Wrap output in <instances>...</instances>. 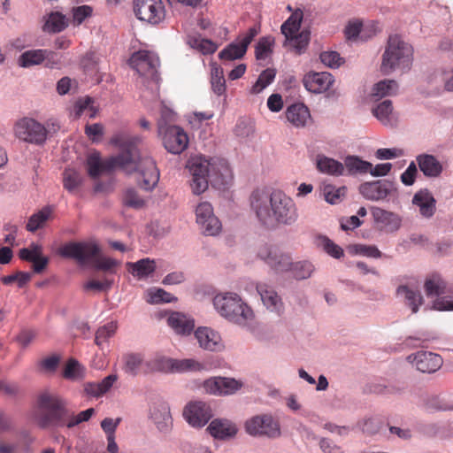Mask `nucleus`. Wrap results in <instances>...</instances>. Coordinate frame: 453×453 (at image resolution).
Masks as SVG:
<instances>
[{"label":"nucleus","mask_w":453,"mask_h":453,"mask_svg":"<svg viewBox=\"0 0 453 453\" xmlns=\"http://www.w3.org/2000/svg\"><path fill=\"white\" fill-rule=\"evenodd\" d=\"M142 139L139 135L118 134L111 139L120 152L103 161V173H111L119 167L127 173L135 172L142 176L141 187L145 190H151L157 184L159 172L154 159L139 149Z\"/></svg>","instance_id":"nucleus-1"},{"label":"nucleus","mask_w":453,"mask_h":453,"mask_svg":"<svg viewBox=\"0 0 453 453\" xmlns=\"http://www.w3.org/2000/svg\"><path fill=\"white\" fill-rule=\"evenodd\" d=\"M250 209L258 223L270 230L280 226H292L298 219L294 200L283 191L257 189L250 197Z\"/></svg>","instance_id":"nucleus-2"},{"label":"nucleus","mask_w":453,"mask_h":453,"mask_svg":"<svg viewBox=\"0 0 453 453\" xmlns=\"http://www.w3.org/2000/svg\"><path fill=\"white\" fill-rule=\"evenodd\" d=\"M193 194L200 195L207 190L209 183L217 188H224L232 180V171L223 158H206L196 156L188 162Z\"/></svg>","instance_id":"nucleus-3"},{"label":"nucleus","mask_w":453,"mask_h":453,"mask_svg":"<svg viewBox=\"0 0 453 453\" xmlns=\"http://www.w3.org/2000/svg\"><path fill=\"white\" fill-rule=\"evenodd\" d=\"M101 249L94 241L70 242L58 249V254L65 258L73 259L79 265L94 262V267L98 271L115 273V268L120 262L108 257L100 256Z\"/></svg>","instance_id":"nucleus-4"},{"label":"nucleus","mask_w":453,"mask_h":453,"mask_svg":"<svg viewBox=\"0 0 453 453\" xmlns=\"http://www.w3.org/2000/svg\"><path fill=\"white\" fill-rule=\"evenodd\" d=\"M213 305L219 314L230 323L250 330L254 320L252 309L235 293L225 292L213 298Z\"/></svg>","instance_id":"nucleus-5"},{"label":"nucleus","mask_w":453,"mask_h":453,"mask_svg":"<svg viewBox=\"0 0 453 453\" xmlns=\"http://www.w3.org/2000/svg\"><path fill=\"white\" fill-rule=\"evenodd\" d=\"M39 408L43 411L40 419V426H65L67 418L71 415L66 399L56 393L44 391L38 396Z\"/></svg>","instance_id":"nucleus-6"},{"label":"nucleus","mask_w":453,"mask_h":453,"mask_svg":"<svg viewBox=\"0 0 453 453\" xmlns=\"http://www.w3.org/2000/svg\"><path fill=\"white\" fill-rule=\"evenodd\" d=\"M16 138L27 143L42 146L46 142L44 125L33 118L24 117L14 125Z\"/></svg>","instance_id":"nucleus-7"},{"label":"nucleus","mask_w":453,"mask_h":453,"mask_svg":"<svg viewBox=\"0 0 453 453\" xmlns=\"http://www.w3.org/2000/svg\"><path fill=\"white\" fill-rule=\"evenodd\" d=\"M134 12L142 21L157 25L165 17V9L162 0H134Z\"/></svg>","instance_id":"nucleus-8"},{"label":"nucleus","mask_w":453,"mask_h":453,"mask_svg":"<svg viewBox=\"0 0 453 453\" xmlns=\"http://www.w3.org/2000/svg\"><path fill=\"white\" fill-rule=\"evenodd\" d=\"M245 431L251 436L276 438L280 434V427L272 415H257L245 422Z\"/></svg>","instance_id":"nucleus-9"},{"label":"nucleus","mask_w":453,"mask_h":453,"mask_svg":"<svg viewBox=\"0 0 453 453\" xmlns=\"http://www.w3.org/2000/svg\"><path fill=\"white\" fill-rule=\"evenodd\" d=\"M196 223L205 235L215 236L222 229L219 219L215 216L211 204L208 202L200 203L196 209Z\"/></svg>","instance_id":"nucleus-10"},{"label":"nucleus","mask_w":453,"mask_h":453,"mask_svg":"<svg viewBox=\"0 0 453 453\" xmlns=\"http://www.w3.org/2000/svg\"><path fill=\"white\" fill-rule=\"evenodd\" d=\"M212 416L210 404L203 401L189 402L183 410L185 420L194 428L203 427Z\"/></svg>","instance_id":"nucleus-11"},{"label":"nucleus","mask_w":453,"mask_h":453,"mask_svg":"<svg viewBox=\"0 0 453 453\" xmlns=\"http://www.w3.org/2000/svg\"><path fill=\"white\" fill-rule=\"evenodd\" d=\"M157 132L168 152L180 154L188 147V138L181 127L177 126L164 129V126H160V131Z\"/></svg>","instance_id":"nucleus-12"},{"label":"nucleus","mask_w":453,"mask_h":453,"mask_svg":"<svg viewBox=\"0 0 453 453\" xmlns=\"http://www.w3.org/2000/svg\"><path fill=\"white\" fill-rule=\"evenodd\" d=\"M359 192L367 200L380 201L396 193V188L393 181L379 180L361 184Z\"/></svg>","instance_id":"nucleus-13"},{"label":"nucleus","mask_w":453,"mask_h":453,"mask_svg":"<svg viewBox=\"0 0 453 453\" xmlns=\"http://www.w3.org/2000/svg\"><path fill=\"white\" fill-rule=\"evenodd\" d=\"M242 387V383L233 378L211 377L203 382L204 391L216 395H233Z\"/></svg>","instance_id":"nucleus-14"},{"label":"nucleus","mask_w":453,"mask_h":453,"mask_svg":"<svg viewBox=\"0 0 453 453\" xmlns=\"http://www.w3.org/2000/svg\"><path fill=\"white\" fill-rule=\"evenodd\" d=\"M407 360L421 372L433 373L442 365V358L440 355L420 350L407 357Z\"/></svg>","instance_id":"nucleus-15"},{"label":"nucleus","mask_w":453,"mask_h":453,"mask_svg":"<svg viewBox=\"0 0 453 453\" xmlns=\"http://www.w3.org/2000/svg\"><path fill=\"white\" fill-rule=\"evenodd\" d=\"M258 257L276 273L288 272L292 265L291 257L276 248L264 246L259 250Z\"/></svg>","instance_id":"nucleus-16"},{"label":"nucleus","mask_w":453,"mask_h":453,"mask_svg":"<svg viewBox=\"0 0 453 453\" xmlns=\"http://www.w3.org/2000/svg\"><path fill=\"white\" fill-rule=\"evenodd\" d=\"M260 31L259 27H252L248 31L239 35L234 42L222 50L218 57H244L247 49Z\"/></svg>","instance_id":"nucleus-17"},{"label":"nucleus","mask_w":453,"mask_h":453,"mask_svg":"<svg viewBox=\"0 0 453 453\" xmlns=\"http://www.w3.org/2000/svg\"><path fill=\"white\" fill-rule=\"evenodd\" d=\"M294 25H289L287 29H283V24L280 27L281 34L285 36L284 46L294 49V53L301 55L304 52L310 42V32L303 30Z\"/></svg>","instance_id":"nucleus-18"},{"label":"nucleus","mask_w":453,"mask_h":453,"mask_svg":"<svg viewBox=\"0 0 453 453\" xmlns=\"http://www.w3.org/2000/svg\"><path fill=\"white\" fill-rule=\"evenodd\" d=\"M256 289L268 311L279 316L283 313L284 303L282 299L272 286L265 282H257Z\"/></svg>","instance_id":"nucleus-19"},{"label":"nucleus","mask_w":453,"mask_h":453,"mask_svg":"<svg viewBox=\"0 0 453 453\" xmlns=\"http://www.w3.org/2000/svg\"><path fill=\"white\" fill-rule=\"evenodd\" d=\"M195 337L197 340L199 347L208 351H221L224 349V343L220 334L215 330L200 326L195 331Z\"/></svg>","instance_id":"nucleus-20"},{"label":"nucleus","mask_w":453,"mask_h":453,"mask_svg":"<svg viewBox=\"0 0 453 453\" xmlns=\"http://www.w3.org/2000/svg\"><path fill=\"white\" fill-rule=\"evenodd\" d=\"M371 212L374 222L379 225L381 229L390 233L396 232L400 229L402 218L397 213L377 206L372 207Z\"/></svg>","instance_id":"nucleus-21"},{"label":"nucleus","mask_w":453,"mask_h":453,"mask_svg":"<svg viewBox=\"0 0 453 453\" xmlns=\"http://www.w3.org/2000/svg\"><path fill=\"white\" fill-rule=\"evenodd\" d=\"M334 81V77L327 72L309 73L303 79L304 88L314 94L325 92Z\"/></svg>","instance_id":"nucleus-22"},{"label":"nucleus","mask_w":453,"mask_h":453,"mask_svg":"<svg viewBox=\"0 0 453 453\" xmlns=\"http://www.w3.org/2000/svg\"><path fill=\"white\" fill-rule=\"evenodd\" d=\"M411 203L418 208L419 214L425 219H431L436 211V200L427 188L417 191L412 196Z\"/></svg>","instance_id":"nucleus-23"},{"label":"nucleus","mask_w":453,"mask_h":453,"mask_svg":"<svg viewBox=\"0 0 453 453\" xmlns=\"http://www.w3.org/2000/svg\"><path fill=\"white\" fill-rule=\"evenodd\" d=\"M413 53V47L408 41L398 34H393L388 38L382 57H412Z\"/></svg>","instance_id":"nucleus-24"},{"label":"nucleus","mask_w":453,"mask_h":453,"mask_svg":"<svg viewBox=\"0 0 453 453\" xmlns=\"http://www.w3.org/2000/svg\"><path fill=\"white\" fill-rule=\"evenodd\" d=\"M209 434L218 440H228L234 437L238 432L237 426L226 418L213 419L206 429Z\"/></svg>","instance_id":"nucleus-25"},{"label":"nucleus","mask_w":453,"mask_h":453,"mask_svg":"<svg viewBox=\"0 0 453 453\" xmlns=\"http://www.w3.org/2000/svg\"><path fill=\"white\" fill-rule=\"evenodd\" d=\"M150 417L159 431H167L172 421L169 404L161 400L155 402L150 408Z\"/></svg>","instance_id":"nucleus-26"},{"label":"nucleus","mask_w":453,"mask_h":453,"mask_svg":"<svg viewBox=\"0 0 453 453\" xmlns=\"http://www.w3.org/2000/svg\"><path fill=\"white\" fill-rule=\"evenodd\" d=\"M396 296L400 298L406 306L411 308L412 313H417L423 304V296L420 291L412 286L400 285L396 288Z\"/></svg>","instance_id":"nucleus-27"},{"label":"nucleus","mask_w":453,"mask_h":453,"mask_svg":"<svg viewBox=\"0 0 453 453\" xmlns=\"http://www.w3.org/2000/svg\"><path fill=\"white\" fill-rule=\"evenodd\" d=\"M168 326L178 334L188 335L195 328V321L187 315L174 311L167 319Z\"/></svg>","instance_id":"nucleus-28"},{"label":"nucleus","mask_w":453,"mask_h":453,"mask_svg":"<svg viewBox=\"0 0 453 453\" xmlns=\"http://www.w3.org/2000/svg\"><path fill=\"white\" fill-rule=\"evenodd\" d=\"M287 119L296 127H305L311 118L310 111L306 105L302 103L293 104L286 110Z\"/></svg>","instance_id":"nucleus-29"},{"label":"nucleus","mask_w":453,"mask_h":453,"mask_svg":"<svg viewBox=\"0 0 453 453\" xmlns=\"http://www.w3.org/2000/svg\"><path fill=\"white\" fill-rule=\"evenodd\" d=\"M416 160L420 171L426 177L436 178L442 172L441 164L433 155L420 154Z\"/></svg>","instance_id":"nucleus-30"},{"label":"nucleus","mask_w":453,"mask_h":453,"mask_svg":"<svg viewBox=\"0 0 453 453\" xmlns=\"http://www.w3.org/2000/svg\"><path fill=\"white\" fill-rule=\"evenodd\" d=\"M412 58H382L380 71L385 75L391 73L403 74L411 70Z\"/></svg>","instance_id":"nucleus-31"},{"label":"nucleus","mask_w":453,"mask_h":453,"mask_svg":"<svg viewBox=\"0 0 453 453\" xmlns=\"http://www.w3.org/2000/svg\"><path fill=\"white\" fill-rule=\"evenodd\" d=\"M129 273L135 278L142 280L150 276L156 270V263L153 259L142 258L134 263H127Z\"/></svg>","instance_id":"nucleus-32"},{"label":"nucleus","mask_w":453,"mask_h":453,"mask_svg":"<svg viewBox=\"0 0 453 453\" xmlns=\"http://www.w3.org/2000/svg\"><path fill=\"white\" fill-rule=\"evenodd\" d=\"M318 170L326 174L340 176L343 174L344 165L341 162L326 157L319 155L316 161Z\"/></svg>","instance_id":"nucleus-33"},{"label":"nucleus","mask_w":453,"mask_h":453,"mask_svg":"<svg viewBox=\"0 0 453 453\" xmlns=\"http://www.w3.org/2000/svg\"><path fill=\"white\" fill-rule=\"evenodd\" d=\"M175 359L167 357L161 354H156L145 362V365L150 372H174Z\"/></svg>","instance_id":"nucleus-34"},{"label":"nucleus","mask_w":453,"mask_h":453,"mask_svg":"<svg viewBox=\"0 0 453 453\" xmlns=\"http://www.w3.org/2000/svg\"><path fill=\"white\" fill-rule=\"evenodd\" d=\"M210 65L211 90L217 96H222L226 88L223 68L215 61H211Z\"/></svg>","instance_id":"nucleus-35"},{"label":"nucleus","mask_w":453,"mask_h":453,"mask_svg":"<svg viewBox=\"0 0 453 453\" xmlns=\"http://www.w3.org/2000/svg\"><path fill=\"white\" fill-rule=\"evenodd\" d=\"M320 189L324 199L330 204L340 203L347 194V188L345 186L336 187L330 183H324Z\"/></svg>","instance_id":"nucleus-36"},{"label":"nucleus","mask_w":453,"mask_h":453,"mask_svg":"<svg viewBox=\"0 0 453 453\" xmlns=\"http://www.w3.org/2000/svg\"><path fill=\"white\" fill-rule=\"evenodd\" d=\"M315 242L318 248L334 259H340L344 256L343 249L326 235H318Z\"/></svg>","instance_id":"nucleus-37"},{"label":"nucleus","mask_w":453,"mask_h":453,"mask_svg":"<svg viewBox=\"0 0 453 453\" xmlns=\"http://www.w3.org/2000/svg\"><path fill=\"white\" fill-rule=\"evenodd\" d=\"M398 84L394 80H383L374 84L372 92V97L380 100L385 96H395L397 94Z\"/></svg>","instance_id":"nucleus-38"},{"label":"nucleus","mask_w":453,"mask_h":453,"mask_svg":"<svg viewBox=\"0 0 453 453\" xmlns=\"http://www.w3.org/2000/svg\"><path fill=\"white\" fill-rule=\"evenodd\" d=\"M373 116L384 126H392V101L386 99L372 109Z\"/></svg>","instance_id":"nucleus-39"},{"label":"nucleus","mask_w":453,"mask_h":453,"mask_svg":"<svg viewBox=\"0 0 453 453\" xmlns=\"http://www.w3.org/2000/svg\"><path fill=\"white\" fill-rule=\"evenodd\" d=\"M52 214V209L50 206H45L36 213L31 215L27 223L26 228L28 232L34 233L36 230L44 226L47 220Z\"/></svg>","instance_id":"nucleus-40"},{"label":"nucleus","mask_w":453,"mask_h":453,"mask_svg":"<svg viewBox=\"0 0 453 453\" xmlns=\"http://www.w3.org/2000/svg\"><path fill=\"white\" fill-rule=\"evenodd\" d=\"M122 360L124 372L131 376H136L141 366L145 364L144 357L141 353H127L123 356Z\"/></svg>","instance_id":"nucleus-41"},{"label":"nucleus","mask_w":453,"mask_h":453,"mask_svg":"<svg viewBox=\"0 0 453 453\" xmlns=\"http://www.w3.org/2000/svg\"><path fill=\"white\" fill-rule=\"evenodd\" d=\"M343 35L347 42H362V19H349L344 27Z\"/></svg>","instance_id":"nucleus-42"},{"label":"nucleus","mask_w":453,"mask_h":453,"mask_svg":"<svg viewBox=\"0 0 453 453\" xmlns=\"http://www.w3.org/2000/svg\"><path fill=\"white\" fill-rule=\"evenodd\" d=\"M344 168L348 170L349 174L366 173L372 168V164L368 161L362 160L356 156H349L345 158Z\"/></svg>","instance_id":"nucleus-43"},{"label":"nucleus","mask_w":453,"mask_h":453,"mask_svg":"<svg viewBox=\"0 0 453 453\" xmlns=\"http://www.w3.org/2000/svg\"><path fill=\"white\" fill-rule=\"evenodd\" d=\"M159 58H127V65L140 75H146L155 69V62Z\"/></svg>","instance_id":"nucleus-44"},{"label":"nucleus","mask_w":453,"mask_h":453,"mask_svg":"<svg viewBox=\"0 0 453 453\" xmlns=\"http://www.w3.org/2000/svg\"><path fill=\"white\" fill-rule=\"evenodd\" d=\"M177 300L172 294L163 288H152L146 292V302L150 304L168 303Z\"/></svg>","instance_id":"nucleus-45"},{"label":"nucleus","mask_w":453,"mask_h":453,"mask_svg":"<svg viewBox=\"0 0 453 453\" xmlns=\"http://www.w3.org/2000/svg\"><path fill=\"white\" fill-rule=\"evenodd\" d=\"M188 43L203 55L213 54L218 49V45L212 41L202 37H189Z\"/></svg>","instance_id":"nucleus-46"},{"label":"nucleus","mask_w":453,"mask_h":453,"mask_svg":"<svg viewBox=\"0 0 453 453\" xmlns=\"http://www.w3.org/2000/svg\"><path fill=\"white\" fill-rule=\"evenodd\" d=\"M290 270L296 280H306L310 278L315 271V266L310 261L303 260L292 263Z\"/></svg>","instance_id":"nucleus-47"},{"label":"nucleus","mask_w":453,"mask_h":453,"mask_svg":"<svg viewBox=\"0 0 453 453\" xmlns=\"http://www.w3.org/2000/svg\"><path fill=\"white\" fill-rule=\"evenodd\" d=\"M67 27L65 16L62 13L56 12L49 15L48 19L43 27V29L50 33L61 32Z\"/></svg>","instance_id":"nucleus-48"},{"label":"nucleus","mask_w":453,"mask_h":453,"mask_svg":"<svg viewBox=\"0 0 453 453\" xmlns=\"http://www.w3.org/2000/svg\"><path fill=\"white\" fill-rule=\"evenodd\" d=\"M351 255H360L366 257L380 258L382 256L381 251L375 245L352 244L348 247Z\"/></svg>","instance_id":"nucleus-49"},{"label":"nucleus","mask_w":453,"mask_h":453,"mask_svg":"<svg viewBox=\"0 0 453 453\" xmlns=\"http://www.w3.org/2000/svg\"><path fill=\"white\" fill-rule=\"evenodd\" d=\"M82 183V176L73 169H65L63 173L64 188L70 193L74 192Z\"/></svg>","instance_id":"nucleus-50"},{"label":"nucleus","mask_w":453,"mask_h":453,"mask_svg":"<svg viewBox=\"0 0 453 453\" xmlns=\"http://www.w3.org/2000/svg\"><path fill=\"white\" fill-rule=\"evenodd\" d=\"M116 330L117 323L114 321L100 326L96 332L95 343L101 349H104V343L115 334Z\"/></svg>","instance_id":"nucleus-51"},{"label":"nucleus","mask_w":453,"mask_h":453,"mask_svg":"<svg viewBox=\"0 0 453 453\" xmlns=\"http://www.w3.org/2000/svg\"><path fill=\"white\" fill-rule=\"evenodd\" d=\"M63 377L71 380H81L84 377V367L75 359H70L63 371Z\"/></svg>","instance_id":"nucleus-52"},{"label":"nucleus","mask_w":453,"mask_h":453,"mask_svg":"<svg viewBox=\"0 0 453 453\" xmlns=\"http://www.w3.org/2000/svg\"><path fill=\"white\" fill-rule=\"evenodd\" d=\"M276 76V70L274 68H267L264 70L258 76L257 81L252 87V92L258 94L262 92L267 86H269Z\"/></svg>","instance_id":"nucleus-53"},{"label":"nucleus","mask_w":453,"mask_h":453,"mask_svg":"<svg viewBox=\"0 0 453 453\" xmlns=\"http://www.w3.org/2000/svg\"><path fill=\"white\" fill-rule=\"evenodd\" d=\"M204 369V365L193 358L175 359L174 372H198Z\"/></svg>","instance_id":"nucleus-54"},{"label":"nucleus","mask_w":453,"mask_h":453,"mask_svg":"<svg viewBox=\"0 0 453 453\" xmlns=\"http://www.w3.org/2000/svg\"><path fill=\"white\" fill-rule=\"evenodd\" d=\"M445 282L440 277H433L425 282V291L428 296H439L445 293Z\"/></svg>","instance_id":"nucleus-55"},{"label":"nucleus","mask_w":453,"mask_h":453,"mask_svg":"<svg viewBox=\"0 0 453 453\" xmlns=\"http://www.w3.org/2000/svg\"><path fill=\"white\" fill-rule=\"evenodd\" d=\"M87 166L88 175L93 179L103 173V161L98 152H93L88 157Z\"/></svg>","instance_id":"nucleus-56"},{"label":"nucleus","mask_w":453,"mask_h":453,"mask_svg":"<svg viewBox=\"0 0 453 453\" xmlns=\"http://www.w3.org/2000/svg\"><path fill=\"white\" fill-rule=\"evenodd\" d=\"M94 413L95 410L93 408H88L83 411H81L77 415L74 413L73 411L71 410V415L67 418L65 426L68 428H72L82 422L88 421L90 419Z\"/></svg>","instance_id":"nucleus-57"},{"label":"nucleus","mask_w":453,"mask_h":453,"mask_svg":"<svg viewBox=\"0 0 453 453\" xmlns=\"http://www.w3.org/2000/svg\"><path fill=\"white\" fill-rule=\"evenodd\" d=\"M123 202L125 205L135 209H140L144 205V200L140 197L137 191L132 188L126 190Z\"/></svg>","instance_id":"nucleus-58"},{"label":"nucleus","mask_w":453,"mask_h":453,"mask_svg":"<svg viewBox=\"0 0 453 453\" xmlns=\"http://www.w3.org/2000/svg\"><path fill=\"white\" fill-rule=\"evenodd\" d=\"M274 39L271 36H265L259 39L255 49V57H264L273 53Z\"/></svg>","instance_id":"nucleus-59"},{"label":"nucleus","mask_w":453,"mask_h":453,"mask_svg":"<svg viewBox=\"0 0 453 453\" xmlns=\"http://www.w3.org/2000/svg\"><path fill=\"white\" fill-rule=\"evenodd\" d=\"M381 32V27L378 21L369 20L366 23L362 21V42H366L377 34Z\"/></svg>","instance_id":"nucleus-60"},{"label":"nucleus","mask_w":453,"mask_h":453,"mask_svg":"<svg viewBox=\"0 0 453 453\" xmlns=\"http://www.w3.org/2000/svg\"><path fill=\"white\" fill-rule=\"evenodd\" d=\"M93 9L89 5L73 7L72 10L73 21L75 26H80L87 18L92 15Z\"/></svg>","instance_id":"nucleus-61"},{"label":"nucleus","mask_w":453,"mask_h":453,"mask_svg":"<svg viewBox=\"0 0 453 453\" xmlns=\"http://www.w3.org/2000/svg\"><path fill=\"white\" fill-rule=\"evenodd\" d=\"M121 420V418H117L115 419L111 418H105L101 421L100 426L105 433L106 437L115 436L116 430Z\"/></svg>","instance_id":"nucleus-62"},{"label":"nucleus","mask_w":453,"mask_h":453,"mask_svg":"<svg viewBox=\"0 0 453 453\" xmlns=\"http://www.w3.org/2000/svg\"><path fill=\"white\" fill-rule=\"evenodd\" d=\"M113 281L111 280L104 279V280H89L84 285L85 290H95L97 292L108 291Z\"/></svg>","instance_id":"nucleus-63"},{"label":"nucleus","mask_w":453,"mask_h":453,"mask_svg":"<svg viewBox=\"0 0 453 453\" xmlns=\"http://www.w3.org/2000/svg\"><path fill=\"white\" fill-rule=\"evenodd\" d=\"M418 169L415 162H411L407 169L401 174V181L405 186H411L415 182Z\"/></svg>","instance_id":"nucleus-64"}]
</instances>
